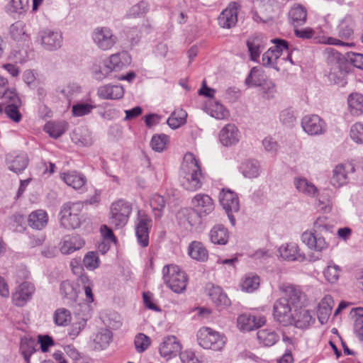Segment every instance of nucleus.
Instances as JSON below:
<instances>
[{
  "mask_svg": "<svg viewBox=\"0 0 363 363\" xmlns=\"http://www.w3.org/2000/svg\"><path fill=\"white\" fill-rule=\"evenodd\" d=\"M179 179L182 186L187 191H195L203 185V175L199 162L191 152L186 153L183 157Z\"/></svg>",
  "mask_w": 363,
  "mask_h": 363,
  "instance_id": "f257e3e1",
  "label": "nucleus"
},
{
  "mask_svg": "<svg viewBox=\"0 0 363 363\" xmlns=\"http://www.w3.org/2000/svg\"><path fill=\"white\" fill-rule=\"evenodd\" d=\"M162 274L164 283L172 291L181 294L186 290L188 277L179 266L166 265L163 267Z\"/></svg>",
  "mask_w": 363,
  "mask_h": 363,
  "instance_id": "f03ea898",
  "label": "nucleus"
},
{
  "mask_svg": "<svg viewBox=\"0 0 363 363\" xmlns=\"http://www.w3.org/2000/svg\"><path fill=\"white\" fill-rule=\"evenodd\" d=\"M83 208L84 204L81 201H69L64 203L60 212V224L67 229H74L79 227Z\"/></svg>",
  "mask_w": 363,
  "mask_h": 363,
  "instance_id": "7ed1b4c3",
  "label": "nucleus"
},
{
  "mask_svg": "<svg viewBox=\"0 0 363 363\" xmlns=\"http://www.w3.org/2000/svg\"><path fill=\"white\" fill-rule=\"evenodd\" d=\"M199 345L206 350L220 351L226 343V337L208 327H203L197 332Z\"/></svg>",
  "mask_w": 363,
  "mask_h": 363,
  "instance_id": "20e7f679",
  "label": "nucleus"
},
{
  "mask_svg": "<svg viewBox=\"0 0 363 363\" xmlns=\"http://www.w3.org/2000/svg\"><path fill=\"white\" fill-rule=\"evenodd\" d=\"M131 58L126 52H121L111 55L104 62V67L94 70L95 77L103 79L113 71H120L130 64Z\"/></svg>",
  "mask_w": 363,
  "mask_h": 363,
  "instance_id": "39448f33",
  "label": "nucleus"
},
{
  "mask_svg": "<svg viewBox=\"0 0 363 363\" xmlns=\"http://www.w3.org/2000/svg\"><path fill=\"white\" fill-rule=\"evenodd\" d=\"M132 210V205L123 199L114 201L110 208V223L116 229L123 228L128 221Z\"/></svg>",
  "mask_w": 363,
  "mask_h": 363,
  "instance_id": "423d86ee",
  "label": "nucleus"
},
{
  "mask_svg": "<svg viewBox=\"0 0 363 363\" xmlns=\"http://www.w3.org/2000/svg\"><path fill=\"white\" fill-rule=\"evenodd\" d=\"M178 225L186 231H191L201 223L200 214L192 208H182L176 213Z\"/></svg>",
  "mask_w": 363,
  "mask_h": 363,
  "instance_id": "0eeeda50",
  "label": "nucleus"
},
{
  "mask_svg": "<svg viewBox=\"0 0 363 363\" xmlns=\"http://www.w3.org/2000/svg\"><path fill=\"white\" fill-rule=\"evenodd\" d=\"M301 125L304 132L311 136L324 134L327 130L325 121L315 114L303 116Z\"/></svg>",
  "mask_w": 363,
  "mask_h": 363,
  "instance_id": "6e6552de",
  "label": "nucleus"
},
{
  "mask_svg": "<svg viewBox=\"0 0 363 363\" xmlns=\"http://www.w3.org/2000/svg\"><path fill=\"white\" fill-rule=\"evenodd\" d=\"M220 203L225 211L233 225L235 224V218L233 213L240 209V203L237 194L230 189H223L220 194Z\"/></svg>",
  "mask_w": 363,
  "mask_h": 363,
  "instance_id": "1a4fd4ad",
  "label": "nucleus"
},
{
  "mask_svg": "<svg viewBox=\"0 0 363 363\" xmlns=\"http://www.w3.org/2000/svg\"><path fill=\"white\" fill-rule=\"evenodd\" d=\"M275 45L269 48L262 55V64L264 66L274 67L277 60L288 50V42L283 39L272 40Z\"/></svg>",
  "mask_w": 363,
  "mask_h": 363,
  "instance_id": "9d476101",
  "label": "nucleus"
},
{
  "mask_svg": "<svg viewBox=\"0 0 363 363\" xmlns=\"http://www.w3.org/2000/svg\"><path fill=\"white\" fill-rule=\"evenodd\" d=\"M355 172V167L352 163H340L337 164L333 169V174L330 178L331 184L339 188L349 182V175Z\"/></svg>",
  "mask_w": 363,
  "mask_h": 363,
  "instance_id": "9b49d317",
  "label": "nucleus"
},
{
  "mask_svg": "<svg viewBox=\"0 0 363 363\" xmlns=\"http://www.w3.org/2000/svg\"><path fill=\"white\" fill-rule=\"evenodd\" d=\"M246 45L250 60L259 62L260 54L267 45V38L261 33H255L247 38Z\"/></svg>",
  "mask_w": 363,
  "mask_h": 363,
  "instance_id": "f8f14e48",
  "label": "nucleus"
},
{
  "mask_svg": "<svg viewBox=\"0 0 363 363\" xmlns=\"http://www.w3.org/2000/svg\"><path fill=\"white\" fill-rule=\"evenodd\" d=\"M273 315L275 320L283 325L293 324L291 308L286 298H279L274 303Z\"/></svg>",
  "mask_w": 363,
  "mask_h": 363,
  "instance_id": "ddd939ff",
  "label": "nucleus"
},
{
  "mask_svg": "<svg viewBox=\"0 0 363 363\" xmlns=\"http://www.w3.org/2000/svg\"><path fill=\"white\" fill-rule=\"evenodd\" d=\"M92 38L99 48L103 50L111 49L116 42V37L109 28L106 27L96 28L93 32Z\"/></svg>",
  "mask_w": 363,
  "mask_h": 363,
  "instance_id": "4468645a",
  "label": "nucleus"
},
{
  "mask_svg": "<svg viewBox=\"0 0 363 363\" xmlns=\"http://www.w3.org/2000/svg\"><path fill=\"white\" fill-rule=\"evenodd\" d=\"M239 9L240 5L238 3H230L228 6L220 13L218 18L219 26L223 28L234 27L238 22Z\"/></svg>",
  "mask_w": 363,
  "mask_h": 363,
  "instance_id": "2eb2a0df",
  "label": "nucleus"
},
{
  "mask_svg": "<svg viewBox=\"0 0 363 363\" xmlns=\"http://www.w3.org/2000/svg\"><path fill=\"white\" fill-rule=\"evenodd\" d=\"M29 159L26 153L13 152L6 155V163L8 168L16 173H21L28 165Z\"/></svg>",
  "mask_w": 363,
  "mask_h": 363,
  "instance_id": "dca6fc26",
  "label": "nucleus"
},
{
  "mask_svg": "<svg viewBox=\"0 0 363 363\" xmlns=\"http://www.w3.org/2000/svg\"><path fill=\"white\" fill-rule=\"evenodd\" d=\"M150 223V219L146 215H139L135 224V234L142 247H146L149 244Z\"/></svg>",
  "mask_w": 363,
  "mask_h": 363,
  "instance_id": "f3484780",
  "label": "nucleus"
},
{
  "mask_svg": "<svg viewBox=\"0 0 363 363\" xmlns=\"http://www.w3.org/2000/svg\"><path fill=\"white\" fill-rule=\"evenodd\" d=\"M219 140L225 147L236 145L240 138V133L235 124H226L219 133Z\"/></svg>",
  "mask_w": 363,
  "mask_h": 363,
  "instance_id": "a211bd4d",
  "label": "nucleus"
},
{
  "mask_svg": "<svg viewBox=\"0 0 363 363\" xmlns=\"http://www.w3.org/2000/svg\"><path fill=\"white\" fill-rule=\"evenodd\" d=\"M182 346L177 338L174 335L164 337L160 344V356L171 359L181 352Z\"/></svg>",
  "mask_w": 363,
  "mask_h": 363,
  "instance_id": "6ab92c4d",
  "label": "nucleus"
},
{
  "mask_svg": "<svg viewBox=\"0 0 363 363\" xmlns=\"http://www.w3.org/2000/svg\"><path fill=\"white\" fill-rule=\"evenodd\" d=\"M35 291L34 286L29 282H23L18 286L13 294V303L17 306H23L30 300Z\"/></svg>",
  "mask_w": 363,
  "mask_h": 363,
  "instance_id": "aec40b11",
  "label": "nucleus"
},
{
  "mask_svg": "<svg viewBox=\"0 0 363 363\" xmlns=\"http://www.w3.org/2000/svg\"><path fill=\"white\" fill-rule=\"evenodd\" d=\"M191 203L201 216L202 215L206 216L214 210L213 201L212 199L207 194H196L192 199Z\"/></svg>",
  "mask_w": 363,
  "mask_h": 363,
  "instance_id": "412c9836",
  "label": "nucleus"
},
{
  "mask_svg": "<svg viewBox=\"0 0 363 363\" xmlns=\"http://www.w3.org/2000/svg\"><path fill=\"white\" fill-rule=\"evenodd\" d=\"M266 319L264 316L257 317L250 314L240 315L238 318V324L241 330L251 331L264 325Z\"/></svg>",
  "mask_w": 363,
  "mask_h": 363,
  "instance_id": "4be33fe9",
  "label": "nucleus"
},
{
  "mask_svg": "<svg viewBox=\"0 0 363 363\" xmlns=\"http://www.w3.org/2000/svg\"><path fill=\"white\" fill-rule=\"evenodd\" d=\"M289 23L294 27L303 26L307 20V10L301 4H294L288 13Z\"/></svg>",
  "mask_w": 363,
  "mask_h": 363,
  "instance_id": "5701e85b",
  "label": "nucleus"
},
{
  "mask_svg": "<svg viewBox=\"0 0 363 363\" xmlns=\"http://www.w3.org/2000/svg\"><path fill=\"white\" fill-rule=\"evenodd\" d=\"M97 94L102 99H120L124 95V89L118 84H105L98 89Z\"/></svg>",
  "mask_w": 363,
  "mask_h": 363,
  "instance_id": "b1692460",
  "label": "nucleus"
},
{
  "mask_svg": "<svg viewBox=\"0 0 363 363\" xmlns=\"http://www.w3.org/2000/svg\"><path fill=\"white\" fill-rule=\"evenodd\" d=\"M49 220V216L46 211L43 209H38L32 211L28 217V224L33 228L36 230H42L45 228Z\"/></svg>",
  "mask_w": 363,
  "mask_h": 363,
  "instance_id": "393cba45",
  "label": "nucleus"
},
{
  "mask_svg": "<svg viewBox=\"0 0 363 363\" xmlns=\"http://www.w3.org/2000/svg\"><path fill=\"white\" fill-rule=\"evenodd\" d=\"M355 22L351 14H346L339 21L337 26L338 36L342 39H350L353 35Z\"/></svg>",
  "mask_w": 363,
  "mask_h": 363,
  "instance_id": "a878e982",
  "label": "nucleus"
},
{
  "mask_svg": "<svg viewBox=\"0 0 363 363\" xmlns=\"http://www.w3.org/2000/svg\"><path fill=\"white\" fill-rule=\"evenodd\" d=\"M60 178L65 184L76 190L82 189L86 183V177L76 171L63 172L60 174Z\"/></svg>",
  "mask_w": 363,
  "mask_h": 363,
  "instance_id": "bb28decb",
  "label": "nucleus"
},
{
  "mask_svg": "<svg viewBox=\"0 0 363 363\" xmlns=\"http://www.w3.org/2000/svg\"><path fill=\"white\" fill-rule=\"evenodd\" d=\"M41 43L45 49L52 50L61 47L62 36L60 32L45 30L41 35Z\"/></svg>",
  "mask_w": 363,
  "mask_h": 363,
  "instance_id": "cd10ccee",
  "label": "nucleus"
},
{
  "mask_svg": "<svg viewBox=\"0 0 363 363\" xmlns=\"http://www.w3.org/2000/svg\"><path fill=\"white\" fill-rule=\"evenodd\" d=\"M301 240L310 250H325L328 247L325 238L312 232H304L301 235Z\"/></svg>",
  "mask_w": 363,
  "mask_h": 363,
  "instance_id": "c85d7f7f",
  "label": "nucleus"
},
{
  "mask_svg": "<svg viewBox=\"0 0 363 363\" xmlns=\"http://www.w3.org/2000/svg\"><path fill=\"white\" fill-rule=\"evenodd\" d=\"M294 184L296 190L307 196L315 197L318 196V188L306 178L304 177H295Z\"/></svg>",
  "mask_w": 363,
  "mask_h": 363,
  "instance_id": "c756f323",
  "label": "nucleus"
},
{
  "mask_svg": "<svg viewBox=\"0 0 363 363\" xmlns=\"http://www.w3.org/2000/svg\"><path fill=\"white\" fill-rule=\"evenodd\" d=\"M334 301L331 296H325L320 302L318 309V318L321 324H325L331 314Z\"/></svg>",
  "mask_w": 363,
  "mask_h": 363,
  "instance_id": "7c9ffc66",
  "label": "nucleus"
},
{
  "mask_svg": "<svg viewBox=\"0 0 363 363\" xmlns=\"http://www.w3.org/2000/svg\"><path fill=\"white\" fill-rule=\"evenodd\" d=\"M206 110L211 117L218 120H225L230 116L229 111L223 104L216 100H209Z\"/></svg>",
  "mask_w": 363,
  "mask_h": 363,
  "instance_id": "2f4dec72",
  "label": "nucleus"
},
{
  "mask_svg": "<svg viewBox=\"0 0 363 363\" xmlns=\"http://www.w3.org/2000/svg\"><path fill=\"white\" fill-rule=\"evenodd\" d=\"M347 74L345 65H336L330 67L328 77L331 83L343 86L347 84Z\"/></svg>",
  "mask_w": 363,
  "mask_h": 363,
  "instance_id": "473e14b6",
  "label": "nucleus"
},
{
  "mask_svg": "<svg viewBox=\"0 0 363 363\" xmlns=\"http://www.w3.org/2000/svg\"><path fill=\"white\" fill-rule=\"evenodd\" d=\"M277 252L276 255L277 257L287 262H314L318 258V256L315 257L306 256L305 253H301L300 251H277Z\"/></svg>",
  "mask_w": 363,
  "mask_h": 363,
  "instance_id": "72a5a7b5",
  "label": "nucleus"
},
{
  "mask_svg": "<svg viewBox=\"0 0 363 363\" xmlns=\"http://www.w3.org/2000/svg\"><path fill=\"white\" fill-rule=\"evenodd\" d=\"M315 322L311 313L306 309H300L293 315V324L298 328H306Z\"/></svg>",
  "mask_w": 363,
  "mask_h": 363,
  "instance_id": "f704fd0d",
  "label": "nucleus"
},
{
  "mask_svg": "<svg viewBox=\"0 0 363 363\" xmlns=\"http://www.w3.org/2000/svg\"><path fill=\"white\" fill-rule=\"evenodd\" d=\"M208 296L215 305L218 307H226L230 305V299L220 286H212L209 289Z\"/></svg>",
  "mask_w": 363,
  "mask_h": 363,
  "instance_id": "c9c22d12",
  "label": "nucleus"
},
{
  "mask_svg": "<svg viewBox=\"0 0 363 363\" xmlns=\"http://www.w3.org/2000/svg\"><path fill=\"white\" fill-rule=\"evenodd\" d=\"M60 294L68 304L74 303L78 297V291L74 284L68 280L63 281L60 284Z\"/></svg>",
  "mask_w": 363,
  "mask_h": 363,
  "instance_id": "e433bc0d",
  "label": "nucleus"
},
{
  "mask_svg": "<svg viewBox=\"0 0 363 363\" xmlns=\"http://www.w3.org/2000/svg\"><path fill=\"white\" fill-rule=\"evenodd\" d=\"M100 233L103 238V242L99 247H101V250H105L106 247L107 250L117 247V238L110 228L106 225H103L100 228Z\"/></svg>",
  "mask_w": 363,
  "mask_h": 363,
  "instance_id": "4c0bfd02",
  "label": "nucleus"
},
{
  "mask_svg": "<svg viewBox=\"0 0 363 363\" xmlns=\"http://www.w3.org/2000/svg\"><path fill=\"white\" fill-rule=\"evenodd\" d=\"M209 236L213 244L225 245L228 240V232L223 225H216L211 230Z\"/></svg>",
  "mask_w": 363,
  "mask_h": 363,
  "instance_id": "58836bf2",
  "label": "nucleus"
},
{
  "mask_svg": "<svg viewBox=\"0 0 363 363\" xmlns=\"http://www.w3.org/2000/svg\"><path fill=\"white\" fill-rule=\"evenodd\" d=\"M257 337L260 344L265 347H271L279 340V335L271 329H261L257 331Z\"/></svg>",
  "mask_w": 363,
  "mask_h": 363,
  "instance_id": "ea45409f",
  "label": "nucleus"
},
{
  "mask_svg": "<svg viewBox=\"0 0 363 363\" xmlns=\"http://www.w3.org/2000/svg\"><path fill=\"white\" fill-rule=\"evenodd\" d=\"M266 82V77L260 69L257 67H253L247 78L245 84L248 86H262Z\"/></svg>",
  "mask_w": 363,
  "mask_h": 363,
  "instance_id": "a19ab883",
  "label": "nucleus"
},
{
  "mask_svg": "<svg viewBox=\"0 0 363 363\" xmlns=\"http://www.w3.org/2000/svg\"><path fill=\"white\" fill-rule=\"evenodd\" d=\"M85 245L84 240L79 235H67L63 238L62 248L65 250H81Z\"/></svg>",
  "mask_w": 363,
  "mask_h": 363,
  "instance_id": "79ce46f5",
  "label": "nucleus"
},
{
  "mask_svg": "<svg viewBox=\"0 0 363 363\" xmlns=\"http://www.w3.org/2000/svg\"><path fill=\"white\" fill-rule=\"evenodd\" d=\"M350 113L354 116H359L363 113V95L359 93L351 94L347 99Z\"/></svg>",
  "mask_w": 363,
  "mask_h": 363,
  "instance_id": "37998d69",
  "label": "nucleus"
},
{
  "mask_svg": "<svg viewBox=\"0 0 363 363\" xmlns=\"http://www.w3.org/2000/svg\"><path fill=\"white\" fill-rule=\"evenodd\" d=\"M350 315L354 319V331L360 340H363V308H352Z\"/></svg>",
  "mask_w": 363,
  "mask_h": 363,
  "instance_id": "c03bdc74",
  "label": "nucleus"
},
{
  "mask_svg": "<svg viewBox=\"0 0 363 363\" xmlns=\"http://www.w3.org/2000/svg\"><path fill=\"white\" fill-rule=\"evenodd\" d=\"M112 339V333L108 329H101L99 331L93 339L96 350H104L106 348Z\"/></svg>",
  "mask_w": 363,
  "mask_h": 363,
  "instance_id": "a18cd8bd",
  "label": "nucleus"
},
{
  "mask_svg": "<svg viewBox=\"0 0 363 363\" xmlns=\"http://www.w3.org/2000/svg\"><path fill=\"white\" fill-rule=\"evenodd\" d=\"M67 123L65 121L48 122L45 124L44 130L50 136L57 138L66 130Z\"/></svg>",
  "mask_w": 363,
  "mask_h": 363,
  "instance_id": "49530a36",
  "label": "nucleus"
},
{
  "mask_svg": "<svg viewBox=\"0 0 363 363\" xmlns=\"http://www.w3.org/2000/svg\"><path fill=\"white\" fill-rule=\"evenodd\" d=\"M240 171L245 177L256 178L259 174V163L256 160L245 161L242 164Z\"/></svg>",
  "mask_w": 363,
  "mask_h": 363,
  "instance_id": "de8ad7c7",
  "label": "nucleus"
},
{
  "mask_svg": "<svg viewBox=\"0 0 363 363\" xmlns=\"http://www.w3.org/2000/svg\"><path fill=\"white\" fill-rule=\"evenodd\" d=\"M187 113L183 109L174 111L167 121V125L172 129H177L186 121Z\"/></svg>",
  "mask_w": 363,
  "mask_h": 363,
  "instance_id": "09e8293b",
  "label": "nucleus"
},
{
  "mask_svg": "<svg viewBox=\"0 0 363 363\" xmlns=\"http://www.w3.org/2000/svg\"><path fill=\"white\" fill-rule=\"evenodd\" d=\"M324 55L328 63L331 66L346 65L345 57L341 53L333 48H326L324 50Z\"/></svg>",
  "mask_w": 363,
  "mask_h": 363,
  "instance_id": "8fccbe9b",
  "label": "nucleus"
},
{
  "mask_svg": "<svg viewBox=\"0 0 363 363\" xmlns=\"http://www.w3.org/2000/svg\"><path fill=\"white\" fill-rule=\"evenodd\" d=\"M318 206L324 212L328 213L333 207V191L329 189H324L323 192L318 194Z\"/></svg>",
  "mask_w": 363,
  "mask_h": 363,
  "instance_id": "3c124183",
  "label": "nucleus"
},
{
  "mask_svg": "<svg viewBox=\"0 0 363 363\" xmlns=\"http://www.w3.org/2000/svg\"><path fill=\"white\" fill-rule=\"evenodd\" d=\"M36 345L37 343L32 338H23L21 341L20 350L28 363H29L30 357L35 351Z\"/></svg>",
  "mask_w": 363,
  "mask_h": 363,
  "instance_id": "603ef678",
  "label": "nucleus"
},
{
  "mask_svg": "<svg viewBox=\"0 0 363 363\" xmlns=\"http://www.w3.org/2000/svg\"><path fill=\"white\" fill-rule=\"evenodd\" d=\"M71 319V313L69 310L65 308H60L57 309L53 315L54 322L59 326L67 325L70 323Z\"/></svg>",
  "mask_w": 363,
  "mask_h": 363,
  "instance_id": "864d4df0",
  "label": "nucleus"
},
{
  "mask_svg": "<svg viewBox=\"0 0 363 363\" xmlns=\"http://www.w3.org/2000/svg\"><path fill=\"white\" fill-rule=\"evenodd\" d=\"M259 286V277L257 275H247L240 284L242 291L246 292H252Z\"/></svg>",
  "mask_w": 363,
  "mask_h": 363,
  "instance_id": "5fc2aeb1",
  "label": "nucleus"
},
{
  "mask_svg": "<svg viewBox=\"0 0 363 363\" xmlns=\"http://www.w3.org/2000/svg\"><path fill=\"white\" fill-rule=\"evenodd\" d=\"M29 8V0H11L8 9L10 13L14 14L25 13Z\"/></svg>",
  "mask_w": 363,
  "mask_h": 363,
  "instance_id": "6e6d98bb",
  "label": "nucleus"
},
{
  "mask_svg": "<svg viewBox=\"0 0 363 363\" xmlns=\"http://www.w3.org/2000/svg\"><path fill=\"white\" fill-rule=\"evenodd\" d=\"M279 121L284 126L292 128L296 122L295 111L291 108L282 110L279 113Z\"/></svg>",
  "mask_w": 363,
  "mask_h": 363,
  "instance_id": "4d7b16f0",
  "label": "nucleus"
},
{
  "mask_svg": "<svg viewBox=\"0 0 363 363\" xmlns=\"http://www.w3.org/2000/svg\"><path fill=\"white\" fill-rule=\"evenodd\" d=\"M11 37L16 40H26L28 35L26 33L25 26L22 22H16L10 28Z\"/></svg>",
  "mask_w": 363,
  "mask_h": 363,
  "instance_id": "13d9d810",
  "label": "nucleus"
},
{
  "mask_svg": "<svg viewBox=\"0 0 363 363\" xmlns=\"http://www.w3.org/2000/svg\"><path fill=\"white\" fill-rule=\"evenodd\" d=\"M83 263L88 270H94L99 267L100 260L96 252L89 251L85 255Z\"/></svg>",
  "mask_w": 363,
  "mask_h": 363,
  "instance_id": "bf43d9fd",
  "label": "nucleus"
},
{
  "mask_svg": "<svg viewBox=\"0 0 363 363\" xmlns=\"http://www.w3.org/2000/svg\"><path fill=\"white\" fill-rule=\"evenodd\" d=\"M134 345L138 353L145 352L150 345V339L143 333H138L135 337Z\"/></svg>",
  "mask_w": 363,
  "mask_h": 363,
  "instance_id": "052dcab7",
  "label": "nucleus"
},
{
  "mask_svg": "<svg viewBox=\"0 0 363 363\" xmlns=\"http://www.w3.org/2000/svg\"><path fill=\"white\" fill-rule=\"evenodd\" d=\"M340 269L337 265H328L324 271V276L331 284L335 283L340 277Z\"/></svg>",
  "mask_w": 363,
  "mask_h": 363,
  "instance_id": "680f3d73",
  "label": "nucleus"
},
{
  "mask_svg": "<svg viewBox=\"0 0 363 363\" xmlns=\"http://www.w3.org/2000/svg\"><path fill=\"white\" fill-rule=\"evenodd\" d=\"M86 325V319L79 318L70 327L68 335L71 339L76 338Z\"/></svg>",
  "mask_w": 363,
  "mask_h": 363,
  "instance_id": "e2e57ef3",
  "label": "nucleus"
},
{
  "mask_svg": "<svg viewBox=\"0 0 363 363\" xmlns=\"http://www.w3.org/2000/svg\"><path fill=\"white\" fill-rule=\"evenodd\" d=\"M350 137L357 143H363V123H356L351 126Z\"/></svg>",
  "mask_w": 363,
  "mask_h": 363,
  "instance_id": "0e129e2a",
  "label": "nucleus"
},
{
  "mask_svg": "<svg viewBox=\"0 0 363 363\" xmlns=\"http://www.w3.org/2000/svg\"><path fill=\"white\" fill-rule=\"evenodd\" d=\"M94 106L89 104H77L72 106V112L74 116H83L89 113Z\"/></svg>",
  "mask_w": 363,
  "mask_h": 363,
  "instance_id": "69168bd1",
  "label": "nucleus"
},
{
  "mask_svg": "<svg viewBox=\"0 0 363 363\" xmlns=\"http://www.w3.org/2000/svg\"><path fill=\"white\" fill-rule=\"evenodd\" d=\"M20 106L21 105L17 104H9L5 108V113L8 117L16 123H18L22 118V115L18 111Z\"/></svg>",
  "mask_w": 363,
  "mask_h": 363,
  "instance_id": "338daca9",
  "label": "nucleus"
},
{
  "mask_svg": "<svg viewBox=\"0 0 363 363\" xmlns=\"http://www.w3.org/2000/svg\"><path fill=\"white\" fill-rule=\"evenodd\" d=\"M147 9V3L142 1L133 6L128 12V16L131 18H136L143 15Z\"/></svg>",
  "mask_w": 363,
  "mask_h": 363,
  "instance_id": "774afa93",
  "label": "nucleus"
}]
</instances>
